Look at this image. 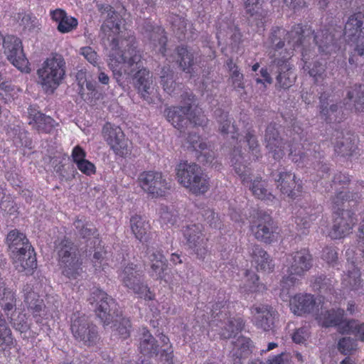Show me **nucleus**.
Instances as JSON below:
<instances>
[{"instance_id": "obj_1", "label": "nucleus", "mask_w": 364, "mask_h": 364, "mask_svg": "<svg viewBox=\"0 0 364 364\" xmlns=\"http://www.w3.org/2000/svg\"><path fill=\"white\" fill-rule=\"evenodd\" d=\"M127 49L119 50L118 43L113 41V47L108 54V65L115 78L133 75L134 85L141 97L149 102L152 85L150 72L141 65L142 53L137 48L136 37L129 35Z\"/></svg>"}, {"instance_id": "obj_2", "label": "nucleus", "mask_w": 364, "mask_h": 364, "mask_svg": "<svg viewBox=\"0 0 364 364\" xmlns=\"http://www.w3.org/2000/svg\"><path fill=\"white\" fill-rule=\"evenodd\" d=\"M336 33H341V27L337 25L328 24L314 33L311 26L301 23H296L288 31V46L290 48L285 50L293 53L299 48L301 53L304 49H311L307 44L314 34V41L321 55H328L338 49Z\"/></svg>"}, {"instance_id": "obj_3", "label": "nucleus", "mask_w": 364, "mask_h": 364, "mask_svg": "<svg viewBox=\"0 0 364 364\" xmlns=\"http://www.w3.org/2000/svg\"><path fill=\"white\" fill-rule=\"evenodd\" d=\"M333 90L331 92L321 91L319 94V116L330 127L333 129L331 138V144L334 146L335 152L343 157L353 156L358 147L355 143V137L353 134L346 132L337 129L338 124L346 119L342 107L337 104H332L328 106L329 98Z\"/></svg>"}, {"instance_id": "obj_4", "label": "nucleus", "mask_w": 364, "mask_h": 364, "mask_svg": "<svg viewBox=\"0 0 364 364\" xmlns=\"http://www.w3.org/2000/svg\"><path fill=\"white\" fill-rule=\"evenodd\" d=\"M15 269L19 272L32 274L37 267L36 254L26 235L16 229L6 237Z\"/></svg>"}, {"instance_id": "obj_5", "label": "nucleus", "mask_w": 364, "mask_h": 364, "mask_svg": "<svg viewBox=\"0 0 364 364\" xmlns=\"http://www.w3.org/2000/svg\"><path fill=\"white\" fill-rule=\"evenodd\" d=\"M243 142L247 144L248 149H244L245 151H243L240 146H235L231 154V163L235 173L242 180V184L245 185L250 181L252 170L243 162L259 160L262 158V154L258 140L252 127L247 129Z\"/></svg>"}, {"instance_id": "obj_6", "label": "nucleus", "mask_w": 364, "mask_h": 364, "mask_svg": "<svg viewBox=\"0 0 364 364\" xmlns=\"http://www.w3.org/2000/svg\"><path fill=\"white\" fill-rule=\"evenodd\" d=\"M55 251L62 274L69 279H78L84 272L82 260L77 257L78 247L69 237L64 236L55 242Z\"/></svg>"}, {"instance_id": "obj_7", "label": "nucleus", "mask_w": 364, "mask_h": 364, "mask_svg": "<svg viewBox=\"0 0 364 364\" xmlns=\"http://www.w3.org/2000/svg\"><path fill=\"white\" fill-rule=\"evenodd\" d=\"M191 102L186 106H173L166 109L167 120L181 133L185 132L188 125L194 127H205L208 124V118L203 114L202 109L196 107L191 110L192 103L195 101V95L186 93Z\"/></svg>"}, {"instance_id": "obj_8", "label": "nucleus", "mask_w": 364, "mask_h": 364, "mask_svg": "<svg viewBox=\"0 0 364 364\" xmlns=\"http://www.w3.org/2000/svg\"><path fill=\"white\" fill-rule=\"evenodd\" d=\"M178 182L196 196L203 195L210 188V178L196 163L181 161L176 167Z\"/></svg>"}, {"instance_id": "obj_9", "label": "nucleus", "mask_w": 364, "mask_h": 364, "mask_svg": "<svg viewBox=\"0 0 364 364\" xmlns=\"http://www.w3.org/2000/svg\"><path fill=\"white\" fill-rule=\"evenodd\" d=\"M344 34L349 43L355 45L350 52L349 63L355 66L364 64V11L351 14L346 22Z\"/></svg>"}, {"instance_id": "obj_10", "label": "nucleus", "mask_w": 364, "mask_h": 364, "mask_svg": "<svg viewBox=\"0 0 364 364\" xmlns=\"http://www.w3.org/2000/svg\"><path fill=\"white\" fill-rule=\"evenodd\" d=\"M313 257L309 249L303 248L286 255L284 267L286 274L281 281L282 289H289L296 285L299 278L312 267Z\"/></svg>"}, {"instance_id": "obj_11", "label": "nucleus", "mask_w": 364, "mask_h": 364, "mask_svg": "<svg viewBox=\"0 0 364 364\" xmlns=\"http://www.w3.org/2000/svg\"><path fill=\"white\" fill-rule=\"evenodd\" d=\"M66 63L58 53L47 58L37 70L38 82L46 92L53 93L65 76Z\"/></svg>"}, {"instance_id": "obj_12", "label": "nucleus", "mask_w": 364, "mask_h": 364, "mask_svg": "<svg viewBox=\"0 0 364 364\" xmlns=\"http://www.w3.org/2000/svg\"><path fill=\"white\" fill-rule=\"evenodd\" d=\"M137 183L152 198L165 197L171 188V182L160 171L149 170L139 173Z\"/></svg>"}, {"instance_id": "obj_13", "label": "nucleus", "mask_w": 364, "mask_h": 364, "mask_svg": "<svg viewBox=\"0 0 364 364\" xmlns=\"http://www.w3.org/2000/svg\"><path fill=\"white\" fill-rule=\"evenodd\" d=\"M292 57V52L282 50L279 52L278 57L275 54L269 53L271 59L269 67L272 70L276 69V85L281 89H288L292 86L296 80V76L293 72V65L289 60Z\"/></svg>"}, {"instance_id": "obj_14", "label": "nucleus", "mask_w": 364, "mask_h": 364, "mask_svg": "<svg viewBox=\"0 0 364 364\" xmlns=\"http://www.w3.org/2000/svg\"><path fill=\"white\" fill-rule=\"evenodd\" d=\"M1 48L6 59L17 69L26 73L31 72L30 63L23 53L22 41L18 37L6 34Z\"/></svg>"}, {"instance_id": "obj_15", "label": "nucleus", "mask_w": 364, "mask_h": 364, "mask_svg": "<svg viewBox=\"0 0 364 364\" xmlns=\"http://www.w3.org/2000/svg\"><path fill=\"white\" fill-rule=\"evenodd\" d=\"M293 132L294 133L293 134L292 140L288 144L289 157L298 166L306 165L308 163L305 164V162L309 160V156L316 158V154L317 153L319 154V151L316 148L320 147V145L313 143L306 144V140L302 144L298 143V141L301 142L303 140L302 130L299 127L294 125Z\"/></svg>"}, {"instance_id": "obj_16", "label": "nucleus", "mask_w": 364, "mask_h": 364, "mask_svg": "<svg viewBox=\"0 0 364 364\" xmlns=\"http://www.w3.org/2000/svg\"><path fill=\"white\" fill-rule=\"evenodd\" d=\"M121 277L123 284L138 294L139 297L148 301L154 299L155 294L150 290L148 285L143 282L142 272L137 270L136 264H128L124 268Z\"/></svg>"}, {"instance_id": "obj_17", "label": "nucleus", "mask_w": 364, "mask_h": 364, "mask_svg": "<svg viewBox=\"0 0 364 364\" xmlns=\"http://www.w3.org/2000/svg\"><path fill=\"white\" fill-rule=\"evenodd\" d=\"M102 133L105 141L116 155L125 157L130 154L132 142L126 137L120 127L106 122Z\"/></svg>"}, {"instance_id": "obj_18", "label": "nucleus", "mask_w": 364, "mask_h": 364, "mask_svg": "<svg viewBox=\"0 0 364 364\" xmlns=\"http://www.w3.org/2000/svg\"><path fill=\"white\" fill-rule=\"evenodd\" d=\"M333 222L328 232V236L333 240H340L352 232L357 221L353 212L344 211L340 206L333 205Z\"/></svg>"}, {"instance_id": "obj_19", "label": "nucleus", "mask_w": 364, "mask_h": 364, "mask_svg": "<svg viewBox=\"0 0 364 364\" xmlns=\"http://www.w3.org/2000/svg\"><path fill=\"white\" fill-rule=\"evenodd\" d=\"M250 230L257 240L270 244L275 238L277 227L269 214L259 211L257 213V218L252 222Z\"/></svg>"}, {"instance_id": "obj_20", "label": "nucleus", "mask_w": 364, "mask_h": 364, "mask_svg": "<svg viewBox=\"0 0 364 364\" xmlns=\"http://www.w3.org/2000/svg\"><path fill=\"white\" fill-rule=\"evenodd\" d=\"M121 24L122 18L117 13L115 15L108 16L105 20L104 23L101 26L102 33L106 36L108 40L110 39V50L109 53L112 49L113 41H116L118 43V48L119 50H124L127 49V39L129 35H134L133 32L127 33V35H122L121 33Z\"/></svg>"}, {"instance_id": "obj_21", "label": "nucleus", "mask_w": 364, "mask_h": 364, "mask_svg": "<svg viewBox=\"0 0 364 364\" xmlns=\"http://www.w3.org/2000/svg\"><path fill=\"white\" fill-rule=\"evenodd\" d=\"M203 226L201 224H193L186 227L183 236L187 244L192 249L199 259H204L208 253L207 243L208 239L203 233Z\"/></svg>"}, {"instance_id": "obj_22", "label": "nucleus", "mask_w": 364, "mask_h": 364, "mask_svg": "<svg viewBox=\"0 0 364 364\" xmlns=\"http://www.w3.org/2000/svg\"><path fill=\"white\" fill-rule=\"evenodd\" d=\"M277 187L283 194H287L291 198H296L302 192L301 181L296 180L294 173L285 169L276 173H272Z\"/></svg>"}, {"instance_id": "obj_23", "label": "nucleus", "mask_w": 364, "mask_h": 364, "mask_svg": "<svg viewBox=\"0 0 364 364\" xmlns=\"http://www.w3.org/2000/svg\"><path fill=\"white\" fill-rule=\"evenodd\" d=\"M301 56L303 69L313 77L314 83L318 84L319 81H323L326 77V66L319 62L314 49H304Z\"/></svg>"}, {"instance_id": "obj_24", "label": "nucleus", "mask_w": 364, "mask_h": 364, "mask_svg": "<svg viewBox=\"0 0 364 364\" xmlns=\"http://www.w3.org/2000/svg\"><path fill=\"white\" fill-rule=\"evenodd\" d=\"M28 124L38 133L50 134L58 124L51 117L42 113L36 106L28 108Z\"/></svg>"}, {"instance_id": "obj_25", "label": "nucleus", "mask_w": 364, "mask_h": 364, "mask_svg": "<svg viewBox=\"0 0 364 364\" xmlns=\"http://www.w3.org/2000/svg\"><path fill=\"white\" fill-rule=\"evenodd\" d=\"M332 182L331 188L336 191L335 196L332 199L333 205L342 206L344 202L353 200L357 197V193L340 191L341 188L344 189L349 185L350 178L348 175L339 172L334 176Z\"/></svg>"}, {"instance_id": "obj_26", "label": "nucleus", "mask_w": 364, "mask_h": 364, "mask_svg": "<svg viewBox=\"0 0 364 364\" xmlns=\"http://www.w3.org/2000/svg\"><path fill=\"white\" fill-rule=\"evenodd\" d=\"M90 304H96L95 313L98 318L109 315L110 307L115 305V301L105 291L98 287H93L88 298Z\"/></svg>"}, {"instance_id": "obj_27", "label": "nucleus", "mask_w": 364, "mask_h": 364, "mask_svg": "<svg viewBox=\"0 0 364 364\" xmlns=\"http://www.w3.org/2000/svg\"><path fill=\"white\" fill-rule=\"evenodd\" d=\"M323 208L320 205L316 207H300L295 213V223L297 231L302 235L309 232V228L312 221L315 220L322 213Z\"/></svg>"}, {"instance_id": "obj_28", "label": "nucleus", "mask_w": 364, "mask_h": 364, "mask_svg": "<svg viewBox=\"0 0 364 364\" xmlns=\"http://www.w3.org/2000/svg\"><path fill=\"white\" fill-rule=\"evenodd\" d=\"M266 147L275 160H280L284 156L285 143L279 137V132L275 123H270L264 135Z\"/></svg>"}, {"instance_id": "obj_29", "label": "nucleus", "mask_w": 364, "mask_h": 364, "mask_svg": "<svg viewBox=\"0 0 364 364\" xmlns=\"http://www.w3.org/2000/svg\"><path fill=\"white\" fill-rule=\"evenodd\" d=\"M320 325L333 326L341 333L353 334L358 339L364 341V323H358L357 320H324Z\"/></svg>"}, {"instance_id": "obj_30", "label": "nucleus", "mask_w": 364, "mask_h": 364, "mask_svg": "<svg viewBox=\"0 0 364 364\" xmlns=\"http://www.w3.org/2000/svg\"><path fill=\"white\" fill-rule=\"evenodd\" d=\"M250 262L258 272H272L274 264L269 254L259 245H253L248 249Z\"/></svg>"}, {"instance_id": "obj_31", "label": "nucleus", "mask_w": 364, "mask_h": 364, "mask_svg": "<svg viewBox=\"0 0 364 364\" xmlns=\"http://www.w3.org/2000/svg\"><path fill=\"white\" fill-rule=\"evenodd\" d=\"M290 307L294 314L299 316L310 314L317 307L316 298L311 294H297L290 300Z\"/></svg>"}, {"instance_id": "obj_32", "label": "nucleus", "mask_w": 364, "mask_h": 364, "mask_svg": "<svg viewBox=\"0 0 364 364\" xmlns=\"http://www.w3.org/2000/svg\"><path fill=\"white\" fill-rule=\"evenodd\" d=\"M85 320H74L71 324V330L74 336L87 346L96 343L98 336L95 326H90Z\"/></svg>"}, {"instance_id": "obj_33", "label": "nucleus", "mask_w": 364, "mask_h": 364, "mask_svg": "<svg viewBox=\"0 0 364 364\" xmlns=\"http://www.w3.org/2000/svg\"><path fill=\"white\" fill-rule=\"evenodd\" d=\"M149 262L150 264V276L156 280L164 279V272L167 269V260L160 250H146Z\"/></svg>"}, {"instance_id": "obj_34", "label": "nucleus", "mask_w": 364, "mask_h": 364, "mask_svg": "<svg viewBox=\"0 0 364 364\" xmlns=\"http://www.w3.org/2000/svg\"><path fill=\"white\" fill-rule=\"evenodd\" d=\"M130 229L135 238L142 243H147L151 238V225L143 216L134 214L129 220Z\"/></svg>"}, {"instance_id": "obj_35", "label": "nucleus", "mask_w": 364, "mask_h": 364, "mask_svg": "<svg viewBox=\"0 0 364 364\" xmlns=\"http://www.w3.org/2000/svg\"><path fill=\"white\" fill-rule=\"evenodd\" d=\"M286 42L288 44V31L283 26H272L267 38V43L272 50L269 53L275 54V57H278L279 54L276 53L284 48Z\"/></svg>"}, {"instance_id": "obj_36", "label": "nucleus", "mask_w": 364, "mask_h": 364, "mask_svg": "<svg viewBox=\"0 0 364 364\" xmlns=\"http://www.w3.org/2000/svg\"><path fill=\"white\" fill-rule=\"evenodd\" d=\"M50 16L53 21L58 23V31L61 33H66L75 29L78 25L77 18L68 16L61 9H56L50 11Z\"/></svg>"}, {"instance_id": "obj_37", "label": "nucleus", "mask_w": 364, "mask_h": 364, "mask_svg": "<svg viewBox=\"0 0 364 364\" xmlns=\"http://www.w3.org/2000/svg\"><path fill=\"white\" fill-rule=\"evenodd\" d=\"M7 135L11 139L16 147L32 148V139L29 133L20 124L9 125L6 130Z\"/></svg>"}, {"instance_id": "obj_38", "label": "nucleus", "mask_w": 364, "mask_h": 364, "mask_svg": "<svg viewBox=\"0 0 364 364\" xmlns=\"http://www.w3.org/2000/svg\"><path fill=\"white\" fill-rule=\"evenodd\" d=\"M16 303L15 291L8 287L5 282L0 283V306L7 316L15 311Z\"/></svg>"}, {"instance_id": "obj_39", "label": "nucleus", "mask_w": 364, "mask_h": 364, "mask_svg": "<svg viewBox=\"0 0 364 364\" xmlns=\"http://www.w3.org/2000/svg\"><path fill=\"white\" fill-rule=\"evenodd\" d=\"M216 119L220 124L219 130L223 135L231 134V138L237 140V144L241 143V141H237L239 133L238 128H237L233 124H231L230 121L228 119V112H224L220 109H216L215 112Z\"/></svg>"}, {"instance_id": "obj_40", "label": "nucleus", "mask_w": 364, "mask_h": 364, "mask_svg": "<svg viewBox=\"0 0 364 364\" xmlns=\"http://www.w3.org/2000/svg\"><path fill=\"white\" fill-rule=\"evenodd\" d=\"M23 291L24 302L28 309L32 311L34 317L37 316L43 306V299H41L39 295L33 291L32 287L29 284L24 286Z\"/></svg>"}, {"instance_id": "obj_41", "label": "nucleus", "mask_w": 364, "mask_h": 364, "mask_svg": "<svg viewBox=\"0 0 364 364\" xmlns=\"http://www.w3.org/2000/svg\"><path fill=\"white\" fill-rule=\"evenodd\" d=\"M141 335L139 342L140 352L149 356L157 355L159 352L158 346L152 335L146 328L141 330Z\"/></svg>"}, {"instance_id": "obj_42", "label": "nucleus", "mask_w": 364, "mask_h": 364, "mask_svg": "<svg viewBox=\"0 0 364 364\" xmlns=\"http://www.w3.org/2000/svg\"><path fill=\"white\" fill-rule=\"evenodd\" d=\"M178 55V63L183 71L188 74L193 73L194 55L189 52L186 47L178 46L176 48Z\"/></svg>"}, {"instance_id": "obj_43", "label": "nucleus", "mask_w": 364, "mask_h": 364, "mask_svg": "<svg viewBox=\"0 0 364 364\" xmlns=\"http://www.w3.org/2000/svg\"><path fill=\"white\" fill-rule=\"evenodd\" d=\"M245 277H247L245 284L241 287L242 292L250 294L262 292L267 289L266 286L259 282V277L256 273L247 269L245 272Z\"/></svg>"}, {"instance_id": "obj_44", "label": "nucleus", "mask_w": 364, "mask_h": 364, "mask_svg": "<svg viewBox=\"0 0 364 364\" xmlns=\"http://www.w3.org/2000/svg\"><path fill=\"white\" fill-rule=\"evenodd\" d=\"M361 283L360 270L353 263L351 269L348 270L347 274L343 277L342 284L351 290H358L360 288Z\"/></svg>"}, {"instance_id": "obj_45", "label": "nucleus", "mask_w": 364, "mask_h": 364, "mask_svg": "<svg viewBox=\"0 0 364 364\" xmlns=\"http://www.w3.org/2000/svg\"><path fill=\"white\" fill-rule=\"evenodd\" d=\"M229 296L225 291H219L217 296V300L212 306V316H227L229 309Z\"/></svg>"}, {"instance_id": "obj_46", "label": "nucleus", "mask_w": 364, "mask_h": 364, "mask_svg": "<svg viewBox=\"0 0 364 364\" xmlns=\"http://www.w3.org/2000/svg\"><path fill=\"white\" fill-rule=\"evenodd\" d=\"M355 96L354 100V107L355 112H364V86L361 84L354 85L351 90L347 93V98L352 100Z\"/></svg>"}, {"instance_id": "obj_47", "label": "nucleus", "mask_w": 364, "mask_h": 364, "mask_svg": "<svg viewBox=\"0 0 364 364\" xmlns=\"http://www.w3.org/2000/svg\"><path fill=\"white\" fill-rule=\"evenodd\" d=\"M252 194L257 198L262 200H272L274 196L268 192L265 188V183L262 181V177H256L250 187Z\"/></svg>"}, {"instance_id": "obj_48", "label": "nucleus", "mask_w": 364, "mask_h": 364, "mask_svg": "<svg viewBox=\"0 0 364 364\" xmlns=\"http://www.w3.org/2000/svg\"><path fill=\"white\" fill-rule=\"evenodd\" d=\"M234 346L232 353L237 358H242L247 356L251 351L252 342L246 337L239 336L235 341H232Z\"/></svg>"}, {"instance_id": "obj_49", "label": "nucleus", "mask_w": 364, "mask_h": 364, "mask_svg": "<svg viewBox=\"0 0 364 364\" xmlns=\"http://www.w3.org/2000/svg\"><path fill=\"white\" fill-rule=\"evenodd\" d=\"M250 311L256 318H275L278 316L276 309L267 304H255Z\"/></svg>"}, {"instance_id": "obj_50", "label": "nucleus", "mask_w": 364, "mask_h": 364, "mask_svg": "<svg viewBox=\"0 0 364 364\" xmlns=\"http://www.w3.org/2000/svg\"><path fill=\"white\" fill-rule=\"evenodd\" d=\"M13 344L11 331L7 326L6 320H0V352L11 348Z\"/></svg>"}, {"instance_id": "obj_51", "label": "nucleus", "mask_w": 364, "mask_h": 364, "mask_svg": "<svg viewBox=\"0 0 364 364\" xmlns=\"http://www.w3.org/2000/svg\"><path fill=\"white\" fill-rule=\"evenodd\" d=\"M226 65L230 72V80L234 88H244L243 74L240 72L238 66L233 63L232 58L227 60Z\"/></svg>"}, {"instance_id": "obj_52", "label": "nucleus", "mask_w": 364, "mask_h": 364, "mask_svg": "<svg viewBox=\"0 0 364 364\" xmlns=\"http://www.w3.org/2000/svg\"><path fill=\"white\" fill-rule=\"evenodd\" d=\"M107 261V251L104 250V247L100 251H95L92 259L95 273L106 272V269L109 267Z\"/></svg>"}, {"instance_id": "obj_53", "label": "nucleus", "mask_w": 364, "mask_h": 364, "mask_svg": "<svg viewBox=\"0 0 364 364\" xmlns=\"http://www.w3.org/2000/svg\"><path fill=\"white\" fill-rule=\"evenodd\" d=\"M161 84L164 90L171 95L175 90L176 82L173 80V73L170 68H163L161 72Z\"/></svg>"}, {"instance_id": "obj_54", "label": "nucleus", "mask_w": 364, "mask_h": 364, "mask_svg": "<svg viewBox=\"0 0 364 364\" xmlns=\"http://www.w3.org/2000/svg\"><path fill=\"white\" fill-rule=\"evenodd\" d=\"M311 287L314 291L326 293L333 289V280L326 278L324 275L316 277L311 282Z\"/></svg>"}, {"instance_id": "obj_55", "label": "nucleus", "mask_w": 364, "mask_h": 364, "mask_svg": "<svg viewBox=\"0 0 364 364\" xmlns=\"http://www.w3.org/2000/svg\"><path fill=\"white\" fill-rule=\"evenodd\" d=\"M243 324L240 320H231L225 326V329L221 333V336L224 338H229L235 335L242 330Z\"/></svg>"}, {"instance_id": "obj_56", "label": "nucleus", "mask_w": 364, "mask_h": 364, "mask_svg": "<svg viewBox=\"0 0 364 364\" xmlns=\"http://www.w3.org/2000/svg\"><path fill=\"white\" fill-rule=\"evenodd\" d=\"M73 225L79 235L84 239L90 238L97 232V230L95 228H88L87 224L85 223L78 217L75 220Z\"/></svg>"}, {"instance_id": "obj_57", "label": "nucleus", "mask_w": 364, "mask_h": 364, "mask_svg": "<svg viewBox=\"0 0 364 364\" xmlns=\"http://www.w3.org/2000/svg\"><path fill=\"white\" fill-rule=\"evenodd\" d=\"M161 340L165 347L161 353V361L163 364H173V350L171 346L169 344V338L165 336H162Z\"/></svg>"}, {"instance_id": "obj_58", "label": "nucleus", "mask_w": 364, "mask_h": 364, "mask_svg": "<svg viewBox=\"0 0 364 364\" xmlns=\"http://www.w3.org/2000/svg\"><path fill=\"white\" fill-rule=\"evenodd\" d=\"M187 141L189 143L191 147L201 154L207 149L208 144L205 141H203L200 136L196 133H189L187 137Z\"/></svg>"}, {"instance_id": "obj_59", "label": "nucleus", "mask_w": 364, "mask_h": 364, "mask_svg": "<svg viewBox=\"0 0 364 364\" xmlns=\"http://www.w3.org/2000/svg\"><path fill=\"white\" fill-rule=\"evenodd\" d=\"M338 350L345 355L353 353L357 349L356 342L350 338H343L338 342Z\"/></svg>"}, {"instance_id": "obj_60", "label": "nucleus", "mask_w": 364, "mask_h": 364, "mask_svg": "<svg viewBox=\"0 0 364 364\" xmlns=\"http://www.w3.org/2000/svg\"><path fill=\"white\" fill-rule=\"evenodd\" d=\"M247 14L253 16L258 14L262 4V0H242Z\"/></svg>"}, {"instance_id": "obj_61", "label": "nucleus", "mask_w": 364, "mask_h": 364, "mask_svg": "<svg viewBox=\"0 0 364 364\" xmlns=\"http://www.w3.org/2000/svg\"><path fill=\"white\" fill-rule=\"evenodd\" d=\"M322 258L328 264L334 267L337 264L338 260V252L335 247H326L323 250Z\"/></svg>"}, {"instance_id": "obj_62", "label": "nucleus", "mask_w": 364, "mask_h": 364, "mask_svg": "<svg viewBox=\"0 0 364 364\" xmlns=\"http://www.w3.org/2000/svg\"><path fill=\"white\" fill-rule=\"evenodd\" d=\"M203 216L204 217V220L207 221L209 225L213 228H221V220L218 215L210 209H208L203 213Z\"/></svg>"}, {"instance_id": "obj_63", "label": "nucleus", "mask_w": 364, "mask_h": 364, "mask_svg": "<svg viewBox=\"0 0 364 364\" xmlns=\"http://www.w3.org/2000/svg\"><path fill=\"white\" fill-rule=\"evenodd\" d=\"M160 222L161 224H171L173 225L176 222V217L175 215L168 210V207L163 206L160 209Z\"/></svg>"}, {"instance_id": "obj_64", "label": "nucleus", "mask_w": 364, "mask_h": 364, "mask_svg": "<svg viewBox=\"0 0 364 364\" xmlns=\"http://www.w3.org/2000/svg\"><path fill=\"white\" fill-rule=\"evenodd\" d=\"M86 151L79 145L73 147L71 153L73 161L77 165L82 161L86 160Z\"/></svg>"}]
</instances>
